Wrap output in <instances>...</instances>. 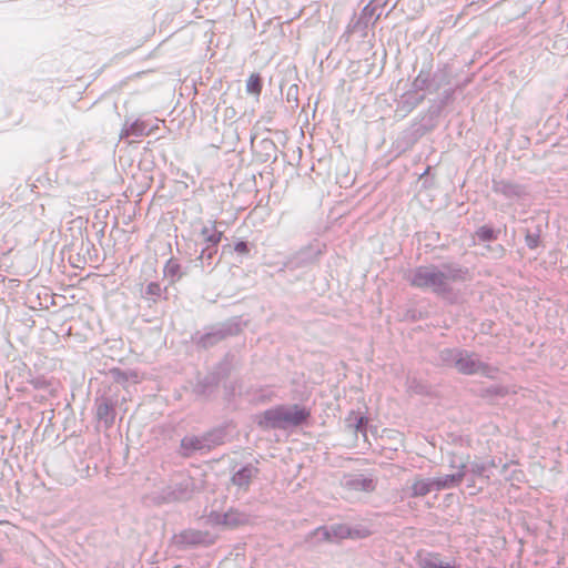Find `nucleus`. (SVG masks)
Returning <instances> with one entry per match:
<instances>
[{"instance_id":"f257e3e1","label":"nucleus","mask_w":568,"mask_h":568,"mask_svg":"<svg viewBox=\"0 0 568 568\" xmlns=\"http://www.w3.org/2000/svg\"><path fill=\"white\" fill-rule=\"evenodd\" d=\"M467 277L468 268L456 263H444L417 266L410 272L407 281L416 288L447 297L453 292L452 285L465 282Z\"/></svg>"},{"instance_id":"f03ea898","label":"nucleus","mask_w":568,"mask_h":568,"mask_svg":"<svg viewBox=\"0 0 568 568\" xmlns=\"http://www.w3.org/2000/svg\"><path fill=\"white\" fill-rule=\"evenodd\" d=\"M308 417L310 412L305 407L280 405L258 416L257 425L263 429H287L302 425Z\"/></svg>"},{"instance_id":"7ed1b4c3","label":"nucleus","mask_w":568,"mask_h":568,"mask_svg":"<svg viewBox=\"0 0 568 568\" xmlns=\"http://www.w3.org/2000/svg\"><path fill=\"white\" fill-rule=\"evenodd\" d=\"M455 467V465H450ZM460 470L462 480L466 481V486L470 489V494L475 495L484 489V486L490 481V475L486 474V466L480 459L467 460L456 466Z\"/></svg>"},{"instance_id":"20e7f679","label":"nucleus","mask_w":568,"mask_h":568,"mask_svg":"<svg viewBox=\"0 0 568 568\" xmlns=\"http://www.w3.org/2000/svg\"><path fill=\"white\" fill-rule=\"evenodd\" d=\"M448 83L449 74L446 69H438L432 72L430 68L423 67L413 80L412 88L418 93L420 91L435 93Z\"/></svg>"},{"instance_id":"39448f33","label":"nucleus","mask_w":568,"mask_h":568,"mask_svg":"<svg viewBox=\"0 0 568 568\" xmlns=\"http://www.w3.org/2000/svg\"><path fill=\"white\" fill-rule=\"evenodd\" d=\"M225 432L222 428L213 429L202 436H185L181 440V449L185 456L194 452L210 450L212 447L223 443Z\"/></svg>"},{"instance_id":"423d86ee","label":"nucleus","mask_w":568,"mask_h":568,"mask_svg":"<svg viewBox=\"0 0 568 568\" xmlns=\"http://www.w3.org/2000/svg\"><path fill=\"white\" fill-rule=\"evenodd\" d=\"M456 371L464 375L479 374L487 378H495L497 368L483 362L479 356L473 352L463 349V355L457 361Z\"/></svg>"},{"instance_id":"0eeeda50","label":"nucleus","mask_w":568,"mask_h":568,"mask_svg":"<svg viewBox=\"0 0 568 568\" xmlns=\"http://www.w3.org/2000/svg\"><path fill=\"white\" fill-rule=\"evenodd\" d=\"M366 535V530L362 531L359 529H353L344 524H336L329 527L321 526L316 528L310 534V538L316 539L317 541H334L344 538H362Z\"/></svg>"},{"instance_id":"6e6552de","label":"nucleus","mask_w":568,"mask_h":568,"mask_svg":"<svg viewBox=\"0 0 568 568\" xmlns=\"http://www.w3.org/2000/svg\"><path fill=\"white\" fill-rule=\"evenodd\" d=\"M341 486L351 493H373L376 489L377 481L372 476L363 474H345L341 478Z\"/></svg>"},{"instance_id":"1a4fd4ad","label":"nucleus","mask_w":568,"mask_h":568,"mask_svg":"<svg viewBox=\"0 0 568 568\" xmlns=\"http://www.w3.org/2000/svg\"><path fill=\"white\" fill-rule=\"evenodd\" d=\"M209 518L212 524L231 529L247 525L251 521L248 514L236 508H230L226 513L212 511Z\"/></svg>"},{"instance_id":"9d476101","label":"nucleus","mask_w":568,"mask_h":568,"mask_svg":"<svg viewBox=\"0 0 568 568\" xmlns=\"http://www.w3.org/2000/svg\"><path fill=\"white\" fill-rule=\"evenodd\" d=\"M382 13H383L382 7H379L378 4H374L373 2H369L368 4H366L363 8L361 16L355 21H353L352 23L348 24L347 32L348 33H355V32L365 33L368 26L374 24L379 19Z\"/></svg>"},{"instance_id":"9b49d317","label":"nucleus","mask_w":568,"mask_h":568,"mask_svg":"<svg viewBox=\"0 0 568 568\" xmlns=\"http://www.w3.org/2000/svg\"><path fill=\"white\" fill-rule=\"evenodd\" d=\"M493 191L508 200H518L527 194L526 187L508 180H493Z\"/></svg>"},{"instance_id":"f8f14e48","label":"nucleus","mask_w":568,"mask_h":568,"mask_svg":"<svg viewBox=\"0 0 568 568\" xmlns=\"http://www.w3.org/2000/svg\"><path fill=\"white\" fill-rule=\"evenodd\" d=\"M95 406L98 422L103 424L105 429L110 428L115 419V404L110 398L102 397L97 399Z\"/></svg>"},{"instance_id":"ddd939ff","label":"nucleus","mask_w":568,"mask_h":568,"mask_svg":"<svg viewBox=\"0 0 568 568\" xmlns=\"http://www.w3.org/2000/svg\"><path fill=\"white\" fill-rule=\"evenodd\" d=\"M417 564L420 568H457L454 564L444 562L438 552L427 550L417 554Z\"/></svg>"},{"instance_id":"4468645a","label":"nucleus","mask_w":568,"mask_h":568,"mask_svg":"<svg viewBox=\"0 0 568 568\" xmlns=\"http://www.w3.org/2000/svg\"><path fill=\"white\" fill-rule=\"evenodd\" d=\"M258 474V469L252 465L247 464L241 467L239 470H236L231 481L234 486H236L239 489L247 490L251 480Z\"/></svg>"},{"instance_id":"2eb2a0df","label":"nucleus","mask_w":568,"mask_h":568,"mask_svg":"<svg viewBox=\"0 0 568 568\" xmlns=\"http://www.w3.org/2000/svg\"><path fill=\"white\" fill-rule=\"evenodd\" d=\"M214 539L209 532L200 530H184L179 536V542L186 546L211 545Z\"/></svg>"},{"instance_id":"dca6fc26","label":"nucleus","mask_w":568,"mask_h":568,"mask_svg":"<svg viewBox=\"0 0 568 568\" xmlns=\"http://www.w3.org/2000/svg\"><path fill=\"white\" fill-rule=\"evenodd\" d=\"M425 99L424 94H419L417 91L410 90L406 91L400 95V99L397 104L398 111L403 112L405 115L412 112L417 105H419Z\"/></svg>"},{"instance_id":"f3484780","label":"nucleus","mask_w":568,"mask_h":568,"mask_svg":"<svg viewBox=\"0 0 568 568\" xmlns=\"http://www.w3.org/2000/svg\"><path fill=\"white\" fill-rule=\"evenodd\" d=\"M152 131V128L149 124L141 120H135L130 124H125L121 130L120 138L125 139L130 136L140 138L143 135H149Z\"/></svg>"},{"instance_id":"a211bd4d","label":"nucleus","mask_w":568,"mask_h":568,"mask_svg":"<svg viewBox=\"0 0 568 568\" xmlns=\"http://www.w3.org/2000/svg\"><path fill=\"white\" fill-rule=\"evenodd\" d=\"M200 234L207 247H217L223 236V232L216 227V222H209V224H205L201 229Z\"/></svg>"},{"instance_id":"6ab92c4d","label":"nucleus","mask_w":568,"mask_h":568,"mask_svg":"<svg viewBox=\"0 0 568 568\" xmlns=\"http://www.w3.org/2000/svg\"><path fill=\"white\" fill-rule=\"evenodd\" d=\"M435 481V490H445V489H452L460 485L462 475L460 470L458 469L455 474H448L444 476H438L434 478Z\"/></svg>"},{"instance_id":"aec40b11","label":"nucleus","mask_w":568,"mask_h":568,"mask_svg":"<svg viewBox=\"0 0 568 568\" xmlns=\"http://www.w3.org/2000/svg\"><path fill=\"white\" fill-rule=\"evenodd\" d=\"M435 490L434 478H417L410 487V497H424Z\"/></svg>"},{"instance_id":"412c9836","label":"nucleus","mask_w":568,"mask_h":568,"mask_svg":"<svg viewBox=\"0 0 568 568\" xmlns=\"http://www.w3.org/2000/svg\"><path fill=\"white\" fill-rule=\"evenodd\" d=\"M163 274L171 283H175L180 281L186 272L182 268L178 260L171 257L163 267Z\"/></svg>"},{"instance_id":"4be33fe9","label":"nucleus","mask_w":568,"mask_h":568,"mask_svg":"<svg viewBox=\"0 0 568 568\" xmlns=\"http://www.w3.org/2000/svg\"><path fill=\"white\" fill-rule=\"evenodd\" d=\"M217 254V247H207L204 246L197 256L196 261L200 262L201 267L203 271L211 272L213 271L215 264L217 263L215 261Z\"/></svg>"},{"instance_id":"5701e85b","label":"nucleus","mask_w":568,"mask_h":568,"mask_svg":"<svg viewBox=\"0 0 568 568\" xmlns=\"http://www.w3.org/2000/svg\"><path fill=\"white\" fill-rule=\"evenodd\" d=\"M463 355L462 348H444L438 354V359L442 365L456 369L457 361Z\"/></svg>"},{"instance_id":"b1692460","label":"nucleus","mask_w":568,"mask_h":568,"mask_svg":"<svg viewBox=\"0 0 568 568\" xmlns=\"http://www.w3.org/2000/svg\"><path fill=\"white\" fill-rule=\"evenodd\" d=\"M226 336L223 329L206 333L201 336L199 344L203 347H210L222 341Z\"/></svg>"},{"instance_id":"393cba45","label":"nucleus","mask_w":568,"mask_h":568,"mask_svg":"<svg viewBox=\"0 0 568 568\" xmlns=\"http://www.w3.org/2000/svg\"><path fill=\"white\" fill-rule=\"evenodd\" d=\"M247 93L258 95L262 91V80L260 74L253 73L246 81Z\"/></svg>"},{"instance_id":"a878e982","label":"nucleus","mask_w":568,"mask_h":568,"mask_svg":"<svg viewBox=\"0 0 568 568\" xmlns=\"http://www.w3.org/2000/svg\"><path fill=\"white\" fill-rule=\"evenodd\" d=\"M476 236L480 242H491L497 239V232L490 226L484 225L476 231Z\"/></svg>"},{"instance_id":"bb28decb","label":"nucleus","mask_w":568,"mask_h":568,"mask_svg":"<svg viewBox=\"0 0 568 568\" xmlns=\"http://www.w3.org/2000/svg\"><path fill=\"white\" fill-rule=\"evenodd\" d=\"M217 377L215 375H209L205 376L203 379H201L196 385V390L201 394H204L210 389L211 387H214L217 385Z\"/></svg>"},{"instance_id":"cd10ccee","label":"nucleus","mask_w":568,"mask_h":568,"mask_svg":"<svg viewBox=\"0 0 568 568\" xmlns=\"http://www.w3.org/2000/svg\"><path fill=\"white\" fill-rule=\"evenodd\" d=\"M191 491L189 490V484L181 483L179 487L172 491V499L173 500H184L190 497Z\"/></svg>"},{"instance_id":"c85d7f7f","label":"nucleus","mask_w":568,"mask_h":568,"mask_svg":"<svg viewBox=\"0 0 568 568\" xmlns=\"http://www.w3.org/2000/svg\"><path fill=\"white\" fill-rule=\"evenodd\" d=\"M539 240H540V231L539 230H537L536 232L528 231L526 233L525 242H526V245L530 250H535L539 245Z\"/></svg>"},{"instance_id":"c756f323","label":"nucleus","mask_w":568,"mask_h":568,"mask_svg":"<svg viewBox=\"0 0 568 568\" xmlns=\"http://www.w3.org/2000/svg\"><path fill=\"white\" fill-rule=\"evenodd\" d=\"M366 425H367V418L364 416L355 417V424L353 425L355 433H362L364 436H366ZM352 426V424H349Z\"/></svg>"},{"instance_id":"7c9ffc66","label":"nucleus","mask_w":568,"mask_h":568,"mask_svg":"<svg viewBox=\"0 0 568 568\" xmlns=\"http://www.w3.org/2000/svg\"><path fill=\"white\" fill-rule=\"evenodd\" d=\"M162 293V287L156 282H151L146 285L145 294L151 296H160Z\"/></svg>"},{"instance_id":"2f4dec72","label":"nucleus","mask_w":568,"mask_h":568,"mask_svg":"<svg viewBox=\"0 0 568 568\" xmlns=\"http://www.w3.org/2000/svg\"><path fill=\"white\" fill-rule=\"evenodd\" d=\"M234 251L239 254H246L248 253V244L247 242H244V241H239L237 243H235L234 245Z\"/></svg>"},{"instance_id":"473e14b6","label":"nucleus","mask_w":568,"mask_h":568,"mask_svg":"<svg viewBox=\"0 0 568 568\" xmlns=\"http://www.w3.org/2000/svg\"><path fill=\"white\" fill-rule=\"evenodd\" d=\"M112 375H113V377L115 378V381L118 383H124V382L128 381V375L129 374L126 372H122L120 369H113L112 371Z\"/></svg>"},{"instance_id":"72a5a7b5","label":"nucleus","mask_w":568,"mask_h":568,"mask_svg":"<svg viewBox=\"0 0 568 568\" xmlns=\"http://www.w3.org/2000/svg\"><path fill=\"white\" fill-rule=\"evenodd\" d=\"M308 252L310 250L308 248H305V250H302L298 252L297 254V258L303 262V263H308V262H312L314 260V257H311L308 256Z\"/></svg>"},{"instance_id":"f704fd0d","label":"nucleus","mask_w":568,"mask_h":568,"mask_svg":"<svg viewBox=\"0 0 568 568\" xmlns=\"http://www.w3.org/2000/svg\"><path fill=\"white\" fill-rule=\"evenodd\" d=\"M481 464H484V466H486V474H489L490 476L493 474L491 469L498 466V464H497L495 458H491V459L486 460V462L481 460Z\"/></svg>"},{"instance_id":"c9c22d12","label":"nucleus","mask_w":568,"mask_h":568,"mask_svg":"<svg viewBox=\"0 0 568 568\" xmlns=\"http://www.w3.org/2000/svg\"><path fill=\"white\" fill-rule=\"evenodd\" d=\"M454 95V90L448 89L443 92L442 99H440V106L445 105L449 100H452Z\"/></svg>"},{"instance_id":"e433bc0d","label":"nucleus","mask_w":568,"mask_h":568,"mask_svg":"<svg viewBox=\"0 0 568 568\" xmlns=\"http://www.w3.org/2000/svg\"><path fill=\"white\" fill-rule=\"evenodd\" d=\"M294 89H295V92H297V88L294 85ZM293 90V87L290 89V91L287 92V95L288 98H294V94H291V91Z\"/></svg>"},{"instance_id":"4c0bfd02","label":"nucleus","mask_w":568,"mask_h":568,"mask_svg":"<svg viewBox=\"0 0 568 568\" xmlns=\"http://www.w3.org/2000/svg\"><path fill=\"white\" fill-rule=\"evenodd\" d=\"M294 89H295V92H297V88L294 85ZM293 90V87L290 89V91L287 92V95L288 98H294V94H291V91Z\"/></svg>"},{"instance_id":"58836bf2","label":"nucleus","mask_w":568,"mask_h":568,"mask_svg":"<svg viewBox=\"0 0 568 568\" xmlns=\"http://www.w3.org/2000/svg\"><path fill=\"white\" fill-rule=\"evenodd\" d=\"M497 251L501 254V253H504V247L501 245H498Z\"/></svg>"},{"instance_id":"ea45409f","label":"nucleus","mask_w":568,"mask_h":568,"mask_svg":"<svg viewBox=\"0 0 568 568\" xmlns=\"http://www.w3.org/2000/svg\"><path fill=\"white\" fill-rule=\"evenodd\" d=\"M507 467H508V464H507V463H505V464L503 465V469H501V471H504Z\"/></svg>"},{"instance_id":"a19ab883","label":"nucleus","mask_w":568,"mask_h":568,"mask_svg":"<svg viewBox=\"0 0 568 568\" xmlns=\"http://www.w3.org/2000/svg\"><path fill=\"white\" fill-rule=\"evenodd\" d=\"M2 560H3V555H2V552L0 551V562H2Z\"/></svg>"},{"instance_id":"79ce46f5","label":"nucleus","mask_w":568,"mask_h":568,"mask_svg":"<svg viewBox=\"0 0 568 568\" xmlns=\"http://www.w3.org/2000/svg\"><path fill=\"white\" fill-rule=\"evenodd\" d=\"M265 143H266L267 145H270V146H273V143H272V142H270V141H266Z\"/></svg>"}]
</instances>
